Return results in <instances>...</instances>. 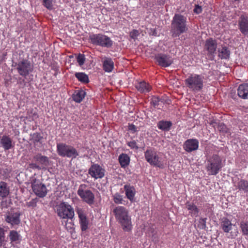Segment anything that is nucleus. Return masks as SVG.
Masks as SVG:
<instances>
[{
    "label": "nucleus",
    "mask_w": 248,
    "mask_h": 248,
    "mask_svg": "<svg viewBox=\"0 0 248 248\" xmlns=\"http://www.w3.org/2000/svg\"><path fill=\"white\" fill-rule=\"evenodd\" d=\"M187 30L186 18L180 14H175L171 24L170 31L172 36L178 37L181 34L186 32Z\"/></svg>",
    "instance_id": "nucleus-2"
},
{
    "label": "nucleus",
    "mask_w": 248,
    "mask_h": 248,
    "mask_svg": "<svg viewBox=\"0 0 248 248\" xmlns=\"http://www.w3.org/2000/svg\"><path fill=\"white\" fill-rule=\"evenodd\" d=\"M218 123L216 121L214 120H211L209 123V124L212 125L213 127L214 128H215V124H218Z\"/></svg>",
    "instance_id": "nucleus-50"
},
{
    "label": "nucleus",
    "mask_w": 248,
    "mask_h": 248,
    "mask_svg": "<svg viewBox=\"0 0 248 248\" xmlns=\"http://www.w3.org/2000/svg\"><path fill=\"white\" fill-rule=\"evenodd\" d=\"M64 223H65V227L66 228V229L68 230H71L72 229V226L73 225V224L72 223L70 222L69 224L70 225L68 226H67V225H68L67 221H64Z\"/></svg>",
    "instance_id": "nucleus-49"
},
{
    "label": "nucleus",
    "mask_w": 248,
    "mask_h": 248,
    "mask_svg": "<svg viewBox=\"0 0 248 248\" xmlns=\"http://www.w3.org/2000/svg\"><path fill=\"white\" fill-rule=\"evenodd\" d=\"M124 189L125 191V195L128 199L131 202L134 201L135 194V189L134 186L129 185H125L124 186Z\"/></svg>",
    "instance_id": "nucleus-22"
},
{
    "label": "nucleus",
    "mask_w": 248,
    "mask_h": 248,
    "mask_svg": "<svg viewBox=\"0 0 248 248\" xmlns=\"http://www.w3.org/2000/svg\"><path fill=\"white\" fill-rule=\"evenodd\" d=\"M119 161L121 167L124 168L128 165L130 158L127 155L122 154L119 156Z\"/></svg>",
    "instance_id": "nucleus-32"
},
{
    "label": "nucleus",
    "mask_w": 248,
    "mask_h": 248,
    "mask_svg": "<svg viewBox=\"0 0 248 248\" xmlns=\"http://www.w3.org/2000/svg\"><path fill=\"white\" fill-rule=\"evenodd\" d=\"M33 160L37 162L43 167V169H45L49 164V160L47 156L42 155L41 154H38L33 156Z\"/></svg>",
    "instance_id": "nucleus-19"
},
{
    "label": "nucleus",
    "mask_w": 248,
    "mask_h": 248,
    "mask_svg": "<svg viewBox=\"0 0 248 248\" xmlns=\"http://www.w3.org/2000/svg\"><path fill=\"white\" fill-rule=\"evenodd\" d=\"M30 181L32 191L39 198H44L46 195L47 190L46 186L35 176L31 177Z\"/></svg>",
    "instance_id": "nucleus-8"
},
{
    "label": "nucleus",
    "mask_w": 248,
    "mask_h": 248,
    "mask_svg": "<svg viewBox=\"0 0 248 248\" xmlns=\"http://www.w3.org/2000/svg\"><path fill=\"white\" fill-rule=\"evenodd\" d=\"M215 129H216L217 128V124H215V128H214Z\"/></svg>",
    "instance_id": "nucleus-53"
},
{
    "label": "nucleus",
    "mask_w": 248,
    "mask_h": 248,
    "mask_svg": "<svg viewBox=\"0 0 248 248\" xmlns=\"http://www.w3.org/2000/svg\"><path fill=\"white\" fill-rule=\"evenodd\" d=\"M127 145L131 149L137 150L139 147L137 145V143L135 140H132L127 142Z\"/></svg>",
    "instance_id": "nucleus-44"
},
{
    "label": "nucleus",
    "mask_w": 248,
    "mask_h": 248,
    "mask_svg": "<svg viewBox=\"0 0 248 248\" xmlns=\"http://www.w3.org/2000/svg\"><path fill=\"white\" fill-rule=\"evenodd\" d=\"M221 227L225 232H229L232 228V223L227 218H223L221 222Z\"/></svg>",
    "instance_id": "nucleus-28"
},
{
    "label": "nucleus",
    "mask_w": 248,
    "mask_h": 248,
    "mask_svg": "<svg viewBox=\"0 0 248 248\" xmlns=\"http://www.w3.org/2000/svg\"><path fill=\"white\" fill-rule=\"evenodd\" d=\"M85 59V55L83 54L79 53L77 57V61L80 66L84 64Z\"/></svg>",
    "instance_id": "nucleus-40"
},
{
    "label": "nucleus",
    "mask_w": 248,
    "mask_h": 248,
    "mask_svg": "<svg viewBox=\"0 0 248 248\" xmlns=\"http://www.w3.org/2000/svg\"><path fill=\"white\" fill-rule=\"evenodd\" d=\"M86 92L82 90H78L73 94L72 98L74 101L77 103H80L84 98Z\"/></svg>",
    "instance_id": "nucleus-27"
},
{
    "label": "nucleus",
    "mask_w": 248,
    "mask_h": 248,
    "mask_svg": "<svg viewBox=\"0 0 248 248\" xmlns=\"http://www.w3.org/2000/svg\"><path fill=\"white\" fill-rule=\"evenodd\" d=\"M166 100L162 97H158L156 96V106H159L158 109H160L161 107L163 108L165 105Z\"/></svg>",
    "instance_id": "nucleus-39"
},
{
    "label": "nucleus",
    "mask_w": 248,
    "mask_h": 248,
    "mask_svg": "<svg viewBox=\"0 0 248 248\" xmlns=\"http://www.w3.org/2000/svg\"><path fill=\"white\" fill-rule=\"evenodd\" d=\"M145 157L148 162L152 165H155V155L154 151L152 150H147L145 152Z\"/></svg>",
    "instance_id": "nucleus-31"
},
{
    "label": "nucleus",
    "mask_w": 248,
    "mask_h": 248,
    "mask_svg": "<svg viewBox=\"0 0 248 248\" xmlns=\"http://www.w3.org/2000/svg\"><path fill=\"white\" fill-rule=\"evenodd\" d=\"M222 167V159L217 155L214 154L207 159L206 168L210 175H217Z\"/></svg>",
    "instance_id": "nucleus-3"
},
{
    "label": "nucleus",
    "mask_w": 248,
    "mask_h": 248,
    "mask_svg": "<svg viewBox=\"0 0 248 248\" xmlns=\"http://www.w3.org/2000/svg\"><path fill=\"white\" fill-rule=\"evenodd\" d=\"M42 5L48 10L53 9V0H42Z\"/></svg>",
    "instance_id": "nucleus-38"
},
{
    "label": "nucleus",
    "mask_w": 248,
    "mask_h": 248,
    "mask_svg": "<svg viewBox=\"0 0 248 248\" xmlns=\"http://www.w3.org/2000/svg\"><path fill=\"white\" fill-rule=\"evenodd\" d=\"M10 194V187L8 184L4 181L0 182V198L4 199Z\"/></svg>",
    "instance_id": "nucleus-20"
},
{
    "label": "nucleus",
    "mask_w": 248,
    "mask_h": 248,
    "mask_svg": "<svg viewBox=\"0 0 248 248\" xmlns=\"http://www.w3.org/2000/svg\"><path fill=\"white\" fill-rule=\"evenodd\" d=\"M240 227L244 235H248V221H242L240 224Z\"/></svg>",
    "instance_id": "nucleus-36"
},
{
    "label": "nucleus",
    "mask_w": 248,
    "mask_h": 248,
    "mask_svg": "<svg viewBox=\"0 0 248 248\" xmlns=\"http://www.w3.org/2000/svg\"><path fill=\"white\" fill-rule=\"evenodd\" d=\"M139 35V31L137 30H133L131 31L129 33L130 37L134 40L137 38Z\"/></svg>",
    "instance_id": "nucleus-43"
},
{
    "label": "nucleus",
    "mask_w": 248,
    "mask_h": 248,
    "mask_svg": "<svg viewBox=\"0 0 248 248\" xmlns=\"http://www.w3.org/2000/svg\"><path fill=\"white\" fill-rule=\"evenodd\" d=\"M103 70L106 72H111L114 68V62L110 58H106L103 62Z\"/></svg>",
    "instance_id": "nucleus-23"
},
{
    "label": "nucleus",
    "mask_w": 248,
    "mask_h": 248,
    "mask_svg": "<svg viewBox=\"0 0 248 248\" xmlns=\"http://www.w3.org/2000/svg\"><path fill=\"white\" fill-rule=\"evenodd\" d=\"M77 194L83 202L89 205H93L94 202L95 196L93 193L89 189L86 184H81L78 187Z\"/></svg>",
    "instance_id": "nucleus-7"
},
{
    "label": "nucleus",
    "mask_w": 248,
    "mask_h": 248,
    "mask_svg": "<svg viewBox=\"0 0 248 248\" xmlns=\"http://www.w3.org/2000/svg\"><path fill=\"white\" fill-rule=\"evenodd\" d=\"M21 213L19 211L11 209L4 215L5 221L12 226L18 225L20 223V217Z\"/></svg>",
    "instance_id": "nucleus-11"
},
{
    "label": "nucleus",
    "mask_w": 248,
    "mask_h": 248,
    "mask_svg": "<svg viewBox=\"0 0 248 248\" xmlns=\"http://www.w3.org/2000/svg\"><path fill=\"white\" fill-rule=\"evenodd\" d=\"M58 216L62 218L72 220L75 216L73 208L66 202H62L56 207Z\"/></svg>",
    "instance_id": "nucleus-6"
},
{
    "label": "nucleus",
    "mask_w": 248,
    "mask_h": 248,
    "mask_svg": "<svg viewBox=\"0 0 248 248\" xmlns=\"http://www.w3.org/2000/svg\"><path fill=\"white\" fill-rule=\"evenodd\" d=\"M76 78L81 83L87 84L90 80L87 75L83 72H77L75 74Z\"/></svg>",
    "instance_id": "nucleus-30"
},
{
    "label": "nucleus",
    "mask_w": 248,
    "mask_h": 248,
    "mask_svg": "<svg viewBox=\"0 0 248 248\" xmlns=\"http://www.w3.org/2000/svg\"><path fill=\"white\" fill-rule=\"evenodd\" d=\"M204 77L201 75L192 74L185 79L187 87L194 91H199L203 86Z\"/></svg>",
    "instance_id": "nucleus-5"
},
{
    "label": "nucleus",
    "mask_w": 248,
    "mask_h": 248,
    "mask_svg": "<svg viewBox=\"0 0 248 248\" xmlns=\"http://www.w3.org/2000/svg\"><path fill=\"white\" fill-rule=\"evenodd\" d=\"M199 147V141L196 139H188L185 141L183 148L187 152L197 150Z\"/></svg>",
    "instance_id": "nucleus-17"
},
{
    "label": "nucleus",
    "mask_w": 248,
    "mask_h": 248,
    "mask_svg": "<svg viewBox=\"0 0 248 248\" xmlns=\"http://www.w3.org/2000/svg\"><path fill=\"white\" fill-rule=\"evenodd\" d=\"M217 42L212 38H210L205 41L204 49L208 51V54L214 57L216 53Z\"/></svg>",
    "instance_id": "nucleus-16"
},
{
    "label": "nucleus",
    "mask_w": 248,
    "mask_h": 248,
    "mask_svg": "<svg viewBox=\"0 0 248 248\" xmlns=\"http://www.w3.org/2000/svg\"><path fill=\"white\" fill-rule=\"evenodd\" d=\"M135 87L140 93H146L150 91V86L144 81L138 82L135 84Z\"/></svg>",
    "instance_id": "nucleus-25"
},
{
    "label": "nucleus",
    "mask_w": 248,
    "mask_h": 248,
    "mask_svg": "<svg viewBox=\"0 0 248 248\" xmlns=\"http://www.w3.org/2000/svg\"><path fill=\"white\" fill-rule=\"evenodd\" d=\"M150 34H152V35H154L155 34V30L154 29L153 31H152V32L149 33Z\"/></svg>",
    "instance_id": "nucleus-51"
},
{
    "label": "nucleus",
    "mask_w": 248,
    "mask_h": 248,
    "mask_svg": "<svg viewBox=\"0 0 248 248\" xmlns=\"http://www.w3.org/2000/svg\"><path fill=\"white\" fill-rule=\"evenodd\" d=\"M238 29L241 33L245 36H248V17L241 15L238 20Z\"/></svg>",
    "instance_id": "nucleus-14"
},
{
    "label": "nucleus",
    "mask_w": 248,
    "mask_h": 248,
    "mask_svg": "<svg viewBox=\"0 0 248 248\" xmlns=\"http://www.w3.org/2000/svg\"><path fill=\"white\" fill-rule=\"evenodd\" d=\"M128 128V130L131 131L132 133H135L139 131V130L138 129V127H137L134 124H129Z\"/></svg>",
    "instance_id": "nucleus-47"
},
{
    "label": "nucleus",
    "mask_w": 248,
    "mask_h": 248,
    "mask_svg": "<svg viewBox=\"0 0 248 248\" xmlns=\"http://www.w3.org/2000/svg\"><path fill=\"white\" fill-rule=\"evenodd\" d=\"M15 66L18 74L24 77H27L33 71V66L30 61L23 59L16 63Z\"/></svg>",
    "instance_id": "nucleus-10"
},
{
    "label": "nucleus",
    "mask_w": 248,
    "mask_h": 248,
    "mask_svg": "<svg viewBox=\"0 0 248 248\" xmlns=\"http://www.w3.org/2000/svg\"><path fill=\"white\" fill-rule=\"evenodd\" d=\"M4 239V230L3 228L0 227V247L2 245V243Z\"/></svg>",
    "instance_id": "nucleus-45"
},
{
    "label": "nucleus",
    "mask_w": 248,
    "mask_h": 248,
    "mask_svg": "<svg viewBox=\"0 0 248 248\" xmlns=\"http://www.w3.org/2000/svg\"><path fill=\"white\" fill-rule=\"evenodd\" d=\"M155 165H156V167L157 166V167H160L159 165L158 164V163L157 162V160H156V164H155Z\"/></svg>",
    "instance_id": "nucleus-52"
},
{
    "label": "nucleus",
    "mask_w": 248,
    "mask_h": 248,
    "mask_svg": "<svg viewBox=\"0 0 248 248\" xmlns=\"http://www.w3.org/2000/svg\"><path fill=\"white\" fill-rule=\"evenodd\" d=\"M172 125L170 121H160L157 123L158 128L164 131H169Z\"/></svg>",
    "instance_id": "nucleus-26"
},
{
    "label": "nucleus",
    "mask_w": 248,
    "mask_h": 248,
    "mask_svg": "<svg viewBox=\"0 0 248 248\" xmlns=\"http://www.w3.org/2000/svg\"><path fill=\"white\" fill-rule=\"evenodd\" d=\"M105 170L97 164H93L88 170V173L94 179H102L105 176Z\"/></svg>",
    "instance_id": "nucleus-12"
},
{
    "label": "nucleus",
    "mask_w": 248,
    "mask_h": 248,
    "mask_svg": "<svg viewBox=\"0 0 248 248\" xmlns=\"http://www.w3.org/2000/svg\"><path fill=\"white\" fill-rule=\"evenodd\" d=\"M112 212L116 220L121 225L124 231H130L132 228V224L131 217L127 209L124 206H117L113 208Z\"/></svg>",
    "instance_id": "nucleus-1"
},
{
    "label": "nucleus",
    "mask_w": 248,
    "mask_h": 248,
    "mask_svg": "<svg viewBox=\"0 0 248 248\" xmlns=\"http://www.w3.org/2000/svg\"><path fill=\"white\" fill-rule=\"evenodd\" d=\"M187 209L189 211V213L192 216L197 217L199 210L197 207L192 203L187 202L186 204Z\"/></svg>",
    "instance_id": "nucleus-29"
},
{
    "label": "nucleus",
    "mask_w": 248,
    "mask_h": 248,
    "mask_svg": "<svg viewBox=\"0 0 248 248\" xmlns=\"http://www.w3.org/2000/svg\"><path fill=\"white\" fill-rule=\"evenodd\" d=\"M156 60L161 67L170 66L173 62V60L169 55L165 54H159L156 56Z\"/></svg>",
    "instance_id": "nucleus-15"
},
{
    "label": "nucleus",
    "mask_w": 248,
    "mask_h": 248,
    "mask_svg": "<svg viewBox=\"0 0 248 248\" xmlns=\"http://www.w3.org/2000/svg\"><path fill=\"white\" fill-rule=\"evenodd\" d=\"M0 143L5 150H8L15 146V143L9 136L4 135L0 140Z\"/></svg>",
    "instance_id": "nucleus-18"
},
{
    "label": "nucleus",
    "mask_w": 248,
    "mask_h": 248,
    "mask_svg": "<svg viewBox=\"0 0 248 248\" xmlns=\"http://www.w3.org/2000/svg\"><path fill=\"white\" fill-rule=\"evenodd\" d=\"M57 152L62 157L72 159L76 158L79 155V152L74 147L63 143H57Z\"/></svg>",
    "instance_id": "nucleus-4"
},
{
    "label": "nucleus",
    "mask_w": 248,
    "mask_h": 248,
    "mask_svg": "<svg viewBox=\"0 0 248 248\" xmlns=\"http://www.w3.org/2000/svg\"><path fill=\"white\" fill-rule=\"evenodd\" d=\"M234 186L236 189L242 191L244 193L248 192V182L245 179H240L234 185Z\"/></svg>",
    "instance_id": "nucleus-24"
},
{
    "label": "nucleus",
    "mask_w": 248,
    "mask_h": 248,
    "mask_svg": "<svg viewBox=\"0 0 248 248\" xmlns=\"http://www.w3.org/2000/svg\"><path fill=\"white\" fill-rule=\"evenodd\" d=\"M91 43L97 46L110 47L113 45V42L108 36L102 34H93L89 37Z\"/></svg>",
    "instance_id": "nucleus-9"
},
{
    "label": "nucleus",
    "mask_w": 248,
    "mask_h": 248,
    "mask_svg": "<svg viewBox=\"0 0 248 248\" xmlns=\"http://www.w3.org/2000/svg\"><path fill=\"white\" fill-rule=\"evenodd\" d=\"M9 236L11 242H16L19 240L20 235L16 231L12 230L10 232Z\"/></svg>",
    "instance_id": "nucleus-34"
},
{
    "label": "nucleus",
    "mask_w": 248,
    "mask_h": 248,
    "mask_svg": "<svg viewBox=\"0 0 248 248\" xmlns=\"http://www.w3.org/2000/svg\"><path fill=\"white\" fill-rule=\"evenodd\" d=\"M237 94L242 99L248 98V83L240 85L237 89Z\"/></svg>",
    "instance_id": "nucleus-21"
},
{
    "label": "nucleus",
    "mask_w": 248,
    "mask_h": 248,
    "mask_svg": "<svg viewBox=\"0 0 248 248\" xmlns=\"http://www.w3.org/2000/svg\"><path fill=\"white\" fill-rule=\"evenodd\" d=\"M207 218H201L199 219L198 227L202 229H205Z\"/></svg>",
    "instance_id": "nucleus-42"
},
{
    "label": "nucleus",
    "mask_w": 248,
    "mask_h": 248,
    "mask_svg": "<svg viewBox=\"0 0 248 248\" xmlns=\"http://www.w3.org/2000/svg\"><path fill=\"white\" fill-rule=\"evenodd\" d=\"M38 202V199L35 198L31 199L30 201L26 202V206L29 208H34L36 207L37 203Z\"/></svg>",
    "instance_id": "nucleus-37"
},
{
    "label": "nucleus",
    "mask_w": 248,
    "mask_h": 248,
    "mask_svg": "<svg viewBox=\"0 0 248 248\" xmlns=\"http://www.w3.org/2000/svg\"><path fill=\"white\" fill-rule=\"evenodd\" d=\"M217 130L222 133H227L228 128L223 123H218L217 124Z\"/></svg>",
    "instance_id": "nucleus-41"
},
{
    "label": "nucleus",
    "mask_w": 248,
    "mask_h": 248,
    "mask_svg": "<svg viewBox=\"0 0 248 248\" xmlns=\"http://www.w3.org/2000/svg\"><path fill=\"white\" fill-rule=\"evenodd\" d=\"M194 12L199 14L202 13V8L201 6H199V5H195V8L194 9Z\"/></svg>",
    "instance_id": "nucleus-48"
},
{
    "label": "nucleus",
    "mask_w": 248,
    "mask_h": 248,
    "mask_svg": "<svg viewBox=\"0 0 248 248\" xmlns=\"http://www.w3.org/2000/svg\"><path fill=\"white\" fill-rule=\"evenodd\" d=\"M218 57L221 59H228L230 57V51L226 46L218 50Z\"/></svg>",
    "instance_id": "nucleus-33"
},
{
    "label": "nucleus",
    "mask_w": 248,
    "mask_h": 248,
    "mask_svg": "<svg viewBox=\"0 0 248 248\" xmlns=\"http://www.w3.org/2000/svg\"><path fill=\"white\" fill-rule=\"evenodd\" d=\"M29 167L32 169H38L39 170L43 169V167L41 166H40L39 164H37V163H32L29 164Z\"/></svg>",
    "instance_id": "nucleus-46"
},
{
    "label": "nucleus",
    "mask_w": 248,
    "mask_h": 248,
    "mask_svg": "<svg viewBox=\"0 0 248 248\" xmlns=\"http://www.w3.org/2000/svg\"><path fill=\"white\" fill-rule=\"evenodd\" d=\"M76 211L79 218V224L82 232L86 231L89 228V220L84 213V211L81 208H77Z\"/></svg>",
    "instance_id": "nucleus-13"
},
{
    "label": "nucleus",
    "mask_w": 248,
    "mask_h": 248,
    "mask_svg": "<svg viewBox=\"0 0 248 248\" xmlns=\"http://www.w3.org/2000/svg\"><path fill=\"white\" fill-rule=\"evenodd\" d=\"M113 201L115 203L117 204H124V201L123 199V196L119 193H116L112 196Z\"/></svg>",
    "instance_id": "nucleus-35"
}]
</instances>
